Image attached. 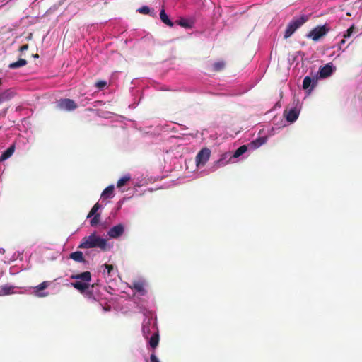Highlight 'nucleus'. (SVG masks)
I'll return each mask as SVG.
<instances>
[{"label": "nucleus", "instance_id": "obj_1", "mask_svg": "<svg viewBox=\"0 0 362 362\" xmlns=\"http://www.w3.org/2000/svg\"><path fill=\"white\" fill-rule=\"evenodd\" d=\"M100 248L103 251H105L107 248V240L102 238L95 233H92L88 236L82 238L78 248L90 249Z\"/></svg>", "mask_w": 362, "mask_h": 362}, {"label": "nucleus", "instance_id": "obj_2", "mask_svg": "<svg viewBox=\"0 0 362 362\" xmlns=\"http://www.w3.org/2000/svg\"><path fill=\"white\" fill-rule=\"evenodd\" d=\"M308 20V16L305 15L301 16L300 18H295L291 21L285 30L284 37L288 38L290 37L295 31L303 25L306 21Z\"/></svg>", "mask_w": 362, "mask_h": 362}, {"label": "nucleus", "instance_id": "obj_3", "mask_svg": "<svg viewBox=\"0 0 362 362\" xmlns=\"http://www.w3.org/2000/svg\"><path fill=\"white\" fill-rule=\"evenodd\" d=\"M329 30L330 28L327 24L318 25L308 33L307 37L311 38L313 41L317 42L321 37L325 36Z\"/></svg>", "mask_w": 362, "mask_h": 362}, {"label": "nucleus", "instance_id": "obj_4", "mask_svg": "<svg viewBox=\"0 0 362 362\" xmlns=\"http://www.w3.org/2000/svg\"><path fill=\"white\" fill-rule=\"evenodd\" d=\"M84 296L92 302L99 301L101 298L99 284L98 283L90 284Z\"/></svg>", "mask_w": 362, "mask_h": 362}, {"label": "nucleus", "instance_id": "obj_5", "mask_svg": "<svg viewBox=\"0 0 362 362\" xmlns=\"http://www.w3.org/2000/svg\"><path fill=\"white\" fill-rule=\"evenodd\" d=\"M143 335L145 339H148L150 334L158 332L155 323L151 319H145L142 325Z\"/></svg>", "mask_w": 362, "mask_h": 362}, {"label": "nucleus", "instance_id": "obj_6", "mask_svg": "<svg viewBox=\"0 0 362 362\" xmlns=\"http://www.w3.org/2000/svg\"><path fill=\"white\" fill-rule=\"evenodd\" d=\"M211 151L207 148H204L197 154L195 160L197 166H204L209 160Z\"/></svg>", "mask_w": 362, "mask_h": 362}, {"label": "nucleus", "instance_id": "obj_7", "mask_svg": "<svg viewBox=\"0 0 362 362\" xmlns=\"http://www.w3.org/2000/svg\"><path fill=\"white\" fill-rule=\"evenodd\" d=\"M58 107L61 110L71 111L77 107V105L73 100L65 98L58 101Z\"/></svg>", "mask_w": 362, "mask_h": 362}, {"label": "nucleus", "instance_id": "obj_8", "mask_svg": "<svg viewBox=\"0 0 362 362\" xmlns=\"http://www.w3.org/2000/svg\"><path fill=\"white\" fill-rule=\"evenodd\" d=\"M50 284L49 281H43L38 286L33 288V293L35 296L39 298L46 297L49 295L48 292H43Z\"/></svg>", "mask_w": 362, "mask_h": 362}, {"label": "nucleus", "instance_id": "obj_9", "mask_svg": "<svg viewBox=\"0 0 362 362\" xmlns=\"http://www.w3.org/2000/svg\"><path fill=\"white\" fill-rule=\"evenodd\" d=\"M124 231V228L122 224H118L111 228L107 232L108 235L112 238H117L121 236Z\"/></svg>", "mask_w": 362, "mask_h": 362}, {"label": "nucleus", "instance_id": "obj_10", "mask_svg": "<svg viewBox=\"0 0 362 362\" xmlns=\"http://www.w3.org/2000/svg\"><path fill=\"white\" fill-rule=\"evenodd\" d=\"M71 285L74 288L78 290L81 294L84 296L88 290V286H90V282L76 281L75 282H72Z\"/></svg>", "mask_w": 362, "mask_h": 362}, {"label": "nucleus", "instance_id": "obj_11", "mask_svg": "<svg viewBox=\"0 0 362 362\" xmlns=\"http://www.w3.org/2000/svg\"><path fill=\"white\" fill-rule=\"evenodd\" d=\"M284 115L286 118V120L289 122H295L299 115V112L296 109H291L289 111H285Z\"/></svg>", "mask_w": 362, "mask_h": 362}, {"label": "nucleus", "instance_id": "obj_12", "mask_svg": "<svg viewBox=\"0 0 362 362\" xmlns=\"http://www.w3.org/2000/svg\"><path fill=\"white\" fill-rule=\"evenodd\" d=\"M15 95V92L12 89H7L0 93V104L11 100Z\"/></svg>", "mask_w": 362, "mask_h": 362}, {"label": "nucleus", "instance_id": "obj_13", "mask_svg": "<svg viewBox=\"0 0 362 362\" xmlns=\"http://www.w3.org/2000/svg\"><path fill=\"white\" fill-rule=\"evenodd\" d=\"M71 279L76 281L90 282L91 280V274L89 272H84L76 275H72Z\"/></svg>", "mask_w": 362, "mask_h": 362}, {"label": "nucleus", "instance_id": "obj_14", "mask_svg": "<svg viewBox=\"0 0 362 362\" xmlns=\"http://www.w3.org/2000/svg\"><path fill=\"white\" fill-rule=\"evenodd\" d=\"M144 283L140 281H135L132 282V286H130L132 289L136 290L137 292L144 296L146 293V291L144 288Z\"/></svg>", "mask_w": 362, "mask_h": 362}, {"label": "nucleus", "instance_id": "obj_15", "mask_svg": "<svg viewBox=\"0 0 362 362\" xmlns=\"http://www.w3.org/2000/svg\"><path fill=\"white\" fill-rule=\"evenodd\" d=\"M332 73V67L329 64L321 67L319 74L321 78H326L329 76Z\"/></svg>", "mask_w": 362, "mask_h": 362}, {"label": "nucleus", "instance_id": "obj_16", "mask_svg": "<svg viewBox=\"0 0 362 362\" xmlns=\"http://www.w3.org/2000/svg\"><path fill=\"white\" fill-rule=\"evenodd\" d=\"M14 151L15 145L12 144L5 151L3 152V153L0 156V161H4L9 158L14 153Z\"/></svg>", "mask_w": 362, "mask_h": 362}, {"label": "nucleus", "instance_id": "obj_17", "mask_svg": "<svg viewBox=\"0 0 362 362\" xmlns=\"http://www.w3.org/2000/svg\"><path fill=\"white\" fill-rule=\"evenodd\" d=\"M149 341V345L151 348L153 349H156L159 343V333L158 332H155L153 333V334L151 336V337L148 338Z\"/></svg>", "mask_w": 362, "mask_h": 362}, {"label": "nucleus", "instance_id": "obj_18", "mask_svg": "<svg viewBox=\"0 0 362 362\" xmlns=\"http://www.w3.org/2000/svg\"><path fill=\"white\" fill-rule=\"evenodd\" d=\"M15 286L8 284L3 285L0 286V296L9 295L13 293Z\"/></svg>", "mask_w": 362, "mask_h": 362}, {"label": "nucleus", "instance_id": "obj_19", "mask_svg": "<svg viewBox=\"0 0 362 362\" xmlns=\"http://www.w3.org/2000/svg\"><path fill=\"white\" fill-rule=\"evenodd\" d=\"M70 258L78 262L84 263L86 262L83 252L81 251H76L71 253Z\"/></svg>", "mask_w": 362, "mask_h": 362}, {"label": "nucleus", "instance_id": "obj_20", "mask_svg": "<svg viewBox=\"0 0 362 362\" xmlns=\"http://www.w3.org/2000/svg\"><path fill=\"white\" fill-rule=\"evenodd\" d=\"M317 81H313L310 76H305L303 81V88L308 89L311 86L310 90L313 89Z\"/></svg>", "mask_w": 362, "mask_h": 362}, {"label": "nucleus", "instance_id": "obj_21", "mask_svg": "<svg viewBox=\"0 0 362 362\" xmlns=\"http://www.w3.org/2000/svg\"><path fill=\"white\" fill-rule=\"evenodd\" d=\"M226 64V62L223 60L216 62L212 64V71L214 72L221 71L225 69Z\"/></svg>", "mask_w": 362, "mask_h": 362}, {"label": "nucleus", "instance_id": "obj_22", "mask_svg": "<svg viewBox=\"0 0 362 362\" xmlns=\"http://www.w3.org/2000/svg\"><path fill=\"white\" fill-rule=\"evenodd\" d=\"M160 18L161 21L170 27L173 26V23L170 20L168 16L166 14L165 11L163 8L160 12Z\"/></svg>", "mask_w": 362, "mask_h": 362}, {"label": "nucleus", "instance_id": "obj_23", "mask_svg": "<svg viewBox=\"0 0 362 362\" xmlns=\"http://www.w3.org/2000/svg\"><path fill=\"white\" fill-rule=\"evenodd\" d=\"M27 64V61L24 59H19L17 62L11 63L8 65L10 69H16L24 66Z\"/></svg>", "mask_w": 362, "mask_h": 362}, {"label": "nucleus", "instance_id": "obj_24", "mask_svg": "<svg viewBox=\"0 0 362 362\" xmlns=\"http://www.w3.org/2000/svg\"><path fill=\"white\" fill-rule=\"evenodd\" d=\"M114 195V186L110 185L106 187L101 194V197L103 199L111 198Z\"/></svg>", "mask_w": 362, "mask_h": 362}, {"label": "nucleus", "instance_id": "obj_25", "mask_svg": "<svg viewBox=\"0 0 362 362\" xmlns=\"http://www.w3.org/2000/svg\"><path fill=\"white\" fill-rule=\"evenodd\" d=\"M103 267H104L107 269V272H103L105 277L106 278L107 281H110L111 279L110 277L112 276V273L114 272L113 265L105 264L103 265Z\"/></svg>", "mask_w": 362, "mask_h": 362}, {"label": "nucleus", "instance_id": "obj_26", "mask_svg": "<svg viewBox=\"0 0 362 362\" xmlns=\"http://www.w3.org/2000/svg\"><path fill=\"white\" fill-rule=\"evenodd\" d=\"M177 24L185 28H189L192 26V22L186 18H180V20L176 21Z\"/></svg>", "mask_w": 362, "mask_h": 362}, {"label": "nucleus", "instance_id": "obj_27", "mask_svg": "<svg viewBox=\"0 0 362 362\" xmlns=\"http://www.w3.org/2000/svg\"><path fill=\"white\" fill-rule=\"evenodd\" d=\"M130 179L131 177L129 175H125L117 181V187L120 188L124 186L130 180Z\"/></svg>", "mask_w": 362, "mask_h": 362}, {"label": "nucleus", "instance_id": "obj_28", "mask_svg": "<svg viewBox=\"0 0 362 362\" xmlns=\"http://www.w3.org/2000/svg\"><path fill=\"white\" fill-rule=\"evenodd\" d=\"M247 151V146L243 145L240 146L233 153V158H238Z\"/></svg>", "mask_w": 362, "mask_h": 362}, {"label": "nucleus", "instance_id": "obj_29", "mask_svg": "<svg viewBox=\"0 0 362 362\" xmlns=\"http://www.w3.org/2000/svg\"><path fill=\"white\" fill-rule=\"evenodd\" d=\"M100 207V204L98 203H96L93 207L92 209H90V211H89L88 216H87V218H90L91 216H93V215L98 214L97 213V211L99 209V208Z\"/></svg>", "mask_w": 362, "mask_h": 362}, {"label": "nucleus", "instance_id": "obj_30", "mask_svg": "<svg viewBox=\"0 0 362 362\" xmlns=\"http://www.w3.org/2000/svg\"><path fill=\"white\" fill-rule=\"evenodd\" d=\"M93 216V218L90 221V224L91 226H95L100 221V215L99 214H96Z\"/></svg>", "mask_w": 362, "mask_h": 362}, {"label": "nucleus", "instance_id": "obj_31", "mask_svg": "<svg viewBox=\"0 0 362 362\" xmlns=\"http://www.w3.org/2000/svg\"><path fill=\"white\" fill-rule=\"evenodd\" d=\"M264 143V138H259L255 141H253L251 144L254 145L255 147H259L261 145H262Z\"/></svg>", "mask_w": 362, "mask_h": 362}, {"label": "nucleus", "instance_id": "obj_32", "mask_svg": "<svg viewBox=\"0 0 362 362\" xmlns=\"http://www.w3.org/2000/svg\"><path fill=\"white\" fill-rule=\"evenodd\" d=\"M138 11L142 14H148L150 13V8L147 6H144L139 8Z\"/></svg>", "mask_w": 362, "mask_h": 362}, {"label": "nucleus", "instance_id": "obj_33", "mask_svg": "<svg viewBox=\"0 0 362 362\" xmlns=\"http://www.w3.org/2000/svg\"><path fill=\"white\" fill-rule=\"evenodd\" d=\"M354 25H351L349 28L347 29V30L346 31V33L344 34V38H346V37H349L353 31H354Z\"/></svg>", "mask_w": 362, "mask_h": 362}, {"label": "nucleus", "instance_id": "obj_34", "mask_svg": "<svg viewBox=\"0 0 362 362\" xmlns=\"http://www.w3.org/2000/svg\"><path fill=\"white\" fill-rule=\"evenodd\" d=\"M106 85L107 82L105 81H99L95 83V86L100 89L104 88Z\"/></svg>", "mask_w": 362, "mask_h": 362}, {"label": "nucleus", "instance_id": "obj_35", "mask_svg": "<svg viewBox=\"0 0 362 362\" xmlns=\"http://www.w3.org/2000/svg\"><path fill=\"white\" fill-rule=\"evenodd\" d=\"M150 361L151 362H160L157 358L156 356L155 355L154 352L151 354L150 356Z\"/></svg>", "mask_w": 362, "mask_h": 362}, {"label": "nucleus", "instance_id": "obj_36", "mask_svg": "<svg viewBox=\"0 0 362 362\" xmlns=\"http://www.w3.org/2000/svg\"><path fill=\"white\" fill-rule=\"evenodd\" d=\"M28 49V45L25 44V45H22L19 48V51L22 52H24V51L27 50Z\"/></svg>", "mask_w": 362, "mask_h": 362}, {"label": "nucleus", "instance_id": "obj_37", "mask_svg": "<svg viewBox=\"0 0 362 362\" xmlns=\"http://www.w3.org/2000/svg\"><path fill=\"white\" fill-rule=\"evenodd\" d=\"M344 43H345V40H344V39H343V40H341V42H340L339 47L341 48V45H342L343 44H344Z\"/></svg>", "mask_w": 362, "mask_h": 362}, {"label": "nucleus", "instance_id": "obj_38", "mask_svg": "<svg viewBox=\"0 0 362 362\" xmlns=\"http://www.w3.org/2000/svg\"><path fill=\"white\" fill-rule=\"evenodd\" d=\"M34 57H38V54H36Z\"/></svg>", "mask_w": 362, "mask_h": 362}, {"label": "nucleus", "instance_id": "obj_39", "mask_svg": "<svg viewBox=\"0 0 362 362\" xmlns=\"http://www.w3.org/2000/svg\"><path fill=\"white\" fill-rule=\"evenodd\" d=\"M1 83V78L0 77V84Z\"/></svg>", "mask_w": 362, "mask_h": 362}]
</instances>
